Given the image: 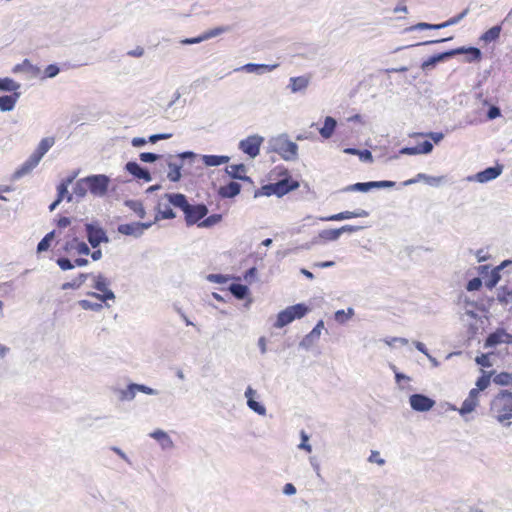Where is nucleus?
Here are the masks:
<instances>
[{
	"mask_svg": "<svg viewBox=\"0 0 512 512\" xmlns=\"http://www.w3.org/2000/svg\"><path fill=\"white\" fill-rule=\"evenodd\" d=\"M275 175L277 181L275 183H270L261 186L254 193V197H262V196H272L276 195L277 197H282L287 193L296 190L299 188L300 184L298 181L294 180L288 169L277 166L271 171V177Z\"/></svg>",
	"mask_w": 512,
	"mask_h": 512,
	"instance_id": "obj_1",
	"label": "nucleus"
},
{
	"mask_svg": "<svg viewBox=\"0 0 512 512\" xmlns=\"http://www.w3.org/2000/svg\"><path fill=\"white\" fill-rule=\"evenodd\" d=\"M490 413L497 421L503 423L512 418V392L501 390L492 399Z\"/></svg>",
	"mask_w": 512,
	"mask_h": 512,
	"instance_id": "obj_2",
	"label": "nucleus"
},
{
	"mask_svg": "<svg viewBox=\"0 0 512 512\" xmlns=\"http://www.w3.org/2000/svg\"><path fill=\"white\" fill-rule=\"evenodd\" d=\"M108 184L109 179L105 175L89 176L76 183L75 193L82 196L90 191L94 195L101 196L107 192Z\"/></svg>",
	"mask_w": 512,
	"mask_h": 512,
	"instance_id": "obj_3",
	"label": "nucleus"
},
{
	"mask_svg": "<svg viewBox=\"0 0 512 512\" xmlns=\"http://www.w3.org/2000/svg\"><path fill=\"white\" fill-rule=\"evenodd\" d=\"M55 140L53 137L43 138L36 150L31 156L21 165V167L15 172L16 177H22L31 172L40 162L41 158L48 152V150L54 145Z\"/></svg>",
	"mask_w": 512,
	"mask_h": 512,
	"instance_id": "obj_4",
	"label": "nucleus"
},
{
	"mask_svg": "<svg viewBox=\"0 0 512 512\" xmlns=\"http://www.w3.org/2000/svg\"><path fill=\"white\" fill-rule=\"evenodd\" d=\"M179 209L184 213V219L187 226L200 223L208 214V208L205 204L192 205L188 202L186 196L178 197Z\"/></svg>",
	"mask_w": 512,
	"mask_h": 512,
	"instance_id": "obj_5",
	"label": "nucleus"
},
{
	"mask_svg": "<svg viewBox=\"0 0 512 512\" xmlns=\"http://www.w3.org/2000/svg\"><path fill=\"white\" fill-rule=\"evenodd\" d=\"M181 193H166L162 195L157 202L155 207L156 214L154 223L165 219H174L176 214L173 211V207L179 208L178 197H182Z\"/></svg>",
	"mask_w": 512,
	"mask_h": 512,
	"instance_id": "obj_6",
	"label": "nucleus"
},
{
	"mask_svg": "<svg viewBox=\"0 0 512 512\" xmlns=\"http://www.w3.org/2000/svg\"><path fill=\"white\" fill-rule=\"evenodd\" d=\"M273 148L284 160H294L297 157V144L285 137H278L274 142Z\"/></svg>",
	"mask_w": 512,
	"mask_h": 512,
	"instance_id": "obj_7",
	"label": "nucleus"
},
{
	"mask_svg": "<svg viewBox=\"0 0 512 512\" xmlns=\"http://www.w3.org/2000/svg\"><path fill=\"white\" fill-rule=\"evenodd\" d=\"M263 141V137L259 135H251L239 142V149L250 158H255L259 155Z\"/></svg>",
	"mask_w": 512,
	"mask_h": 512,
	"instance_id": "obj_8",
	"label": "nucleus"
},
{
	"mask_svg": "<svg viewBox=\"0 0 512 512\" xmlns=\"http://www.w3.org/2000/svg\"><path fill=\"white\" fill-rule=\"evenodd\" d=\"M108 286L109 282L107 281V279L102 275H98L95 277L94 288L101 293L91 292L88 293V295L98 299L101 302H105L106 300H113L115 298V295L108 288Z\"/></svg>",
	"mask_w": 512,
	"mask_h": 512,
	"instance_id": "obj_9",
	"label": "nucleus"
},
{
	"mask_svg": "<svg viewBox=\"0 0 512 512\" xmlns=\"http://www.w3.org/2000/svg\"><path fill=\"white\" fill-rule=\"evenodd\" d=\"M86 233L89 243L96 248L102 242H108V237L103 228L96 224H86Z\"/></svg>",
	"mask_w": 512,
	"mask_h": 512,
	"instance_id": "obj_10",
	"label": "nucleus"
},
{
	"mask_svg": "<svg viewBox=\"0 0 512 512\" xmlns=\"http://www.w3.org/2000/svg\"><path fill=\"white\" fill-rule=\"evenodd\" d=\"M499 344H512V334L508 333L505 329L498 328L485 340L484 346L486 348L495 347Z\"/></svg>",
	"mask_w": 512,
	"mask_h": 512,
	"instance_id": "obj_11",
	"label": "nucleus"
},
{
	"mask_svg": "<svg viewBox=\"0 0 512 512\" xmlns=\"http://www.w3.org/2000/svg\"><path fill=\"white\" fill-rule=\"evenodd\" d=\"M62 250L69 255H88L90 253V249L87 244L76 237L67 240L63 245Z\"/></svg>",
	"mask_w": 512,
	"mask_h": 512,
	"instance_id": "obj_12",
	"label": "nucleus"
},
{
	"mask_svg": "<svg viewBox=\"0 0 512 512\" xmlns=\"http://www.w3.org/2000/svg\"><path fill=\"white\" fill-rule=\"evenodd\" d=\"M395 186V182L393 181H371V182H364V183H355L352 185H349L344 190L345 191H360V192H367L373 188H391Z\"/></svg>",
	"mask_w": 512,
	"mask_h": 512,
	"instance_id": "obj_13",
	"label": "nucleus"
},
{
	"mask_svg": "<svg viewBox=\"0 0 512 512\" xmlns=\"http://www.w3.org/2000/svg\"><path fill=\"white\" fill-rule=\"evenodd\" d=\"M154 222H134V223H127V224H121L118 226V231L123 235H133V236H140L143 234V232L150 228Z\"/></svg>",
	"mask_w": 512,
	"mask_h": 512,
	"instance_id": "obj_14",
	"label": "nucleus"
},
{
	"mask_svg": "<svg viewBox=\"0 0 512 512\" xmlns=\"http://www.w3.org/2000/svg\"><path fill=\"white\" fill-rule=\"evenodd\" d=\"M435 402L423 394H413L410 396V405L416 411H428L434 406Z\"/></svg>",
	"mask_w": 512,
	"mask_h": 512,
	"instance_id": "obj_15",
	"label": "nucleus"
},
{
	"mask_svg": "<svg viewBox=\"0 0 512 512\" xmlns=\"http://www.w3.org/2000/svg\"><path fill=\"white\" fill-rule=\"evenodd\" d=\"M479 397V389H471L468 397L463 401L459 409V413L461 415H466L473 412L479 405Z\"/></svg>",
	"mask_w": 512,
	"mask_h": 512,
	"instance_id": "obj_16",
	"label": "nucleus"
},
{
	"mask_svg": "<svg viewBox=\"0 0 512 512\" xmlns=\"http://www.w3.org/2000/svg\"><path fill=\"white\" fill-rule=\"evenodd\" d=\"M369 213L363 209H357L355 211H344L337 214H333L327 217H322V221H341L345 219L367 217Z\"/></svg>",
	"mask_w": 512,
	"mask_h": 512,
	"instance_id": "obj_17",
	"label": "nucleus"
},
{
	"mask_svg": "<svg viewBox=\"0 0 512 512\" xmlns=\"http://www.w3.org/2000/svg\"><path fill=\"white\" fill-rule=\"evenodd\" d=\"M468 13V9H465L459 15L450 18L444 23L441 24H428V23H419L416 25V28L424 30V29H441L450 25H454L458 23L461 19H463Z\"/></svg>",
	"mask_w": 512,
	"mask_h": 512,
	"instance_id": "obj_18",
	"label": "nucleus"
},
{
	"mask_svg": "<svg viewBox=\"0 0 512 512\" xmlns=\"http://www.w3.org/2000/svg\"><path fill=\"white\" fill-rule=\"evenodd\" d=\"M126 170L137 179L144 180L145 182L151 181V176L148 170L142 168L136 162H128L126 164Z\"/></svg>",
	"mask_w": 512,
	"mask_h": 512,
	"instance_id": "obj_19",
	"label": "nucleus"
},
{
	"mask_svg": "<svg viewBox=\"0 0 512 512\" xmlns=\"http://www.w3.org/2000/svg\"><path fill=\"white\" fill-rule=\"evenodd\" d=\"M503 167L497 165L494 167L486 168L485 170L476 174V179L480 183H485L497 178L502 173Z\"/></svg>",
	"mask_w": 512,
	"mask_h": 512,
	"instance_id": "obj_20",
	"label": "nucleus"
},
{
	"mask_svg": "<svg viewBox=\"0 0 512 512\" xmlns=\"http://www.w3.org/2000/svg\"><path fill=\"white\" fill-rule=\"evenodd\" d=\"M433 149V145L430 141H424L422 143L417 144L414 147H405L401 150L402 154L407 155H417V154H427L430 153Z\"/></svg>",
	"mask_w": 512,
	"mask_h": 512,
	"instance_id": "obj_21",
	"label": "nucleus"
},
{
	"mask_svg": "<svg viewBox=\"0 0 512 512\" xmlns=\"http://www.w3.org/2000/svg\"><path fill=\"white\" fill-rule=\"evenodd\" d=\"M226 172L234 179H240L244 181H251L246 176V166L244 164H233L226 168Z\"/></svg>",
	"mask_w": 512,
	"mask_h": 512,
	"instance_id": "obj_22",
	"label": "nucleus"
},
{
	"mask_svg": "<svg viewBox=\"0 0 512 512\" xmlns=\"http://www.w3.org/2000/svg\"><path fill=\"white\" fill-rule=\"evenodd\" d=\"M241 191V185L237 182H229L223 185L219 189V195L223 198H233L238 195Z\"/></svg>",
	"mask_w": 512,
	"mask_h": 512,
	"instance_id": "obj_23",
	"label": "nucleus"
},
{
	"mask_svg": "<svg viewBox=\"0 0 512 512\" xmlns=\"http://www.w3.org/2000/svg\"><path fill=\"white\" fill-rule=\"evenodd\" d=\"M136 391H140L146 394H153V389L150 387L140 384H131L128 386V389L123 392V398L127 400L133 399L135 397Z\"/></svg>",
	"mask_w": 512,
	"mask_h": 512,
	"instance_id": "obj_24",
	"label": "nucleus"
},
{
	"mask_svg": "<svg viewBox=\"0 0 512 512\" xmlns=\"http://www.w3.org/2000/svg\"><path fill=\"white\" fill-rule=\"evenodd\" d=\"M455 53L467 54L468 62H479L482 59V53L480 49L476 47L458 48L457 50H455Z\"/></svg>",
	"mask_w": 512,
	"mask_h": 512,
	"instance_id": "obj_25",
	"label": "nucleus"
},
{
	"mask_svg": "<svg viewBox=\"0 0 512 512\" xmlns=\"http://www.w3.org/2000/svg\"><path fill=\"white\" fill-rule=\"evenodd\" d=\"M230 158L224 155H203L202 161L206 166H220L228 163Z\"/></svg>",
	"mask_w": 512,
	"mask_h": 512,
	"instance_id": "obj_26",
	"label": "nucleus"
},
{
	"mask_svg": "<svg viewBox=\"0 0 512 512\" xmlns=\"http://www.w3.org/2000/svg\"><path fill=\"white\" fill-rule=\"evenodd\" d=\"M225 31L224 28H215L213 30H210L208 32H205L203 35L196 37V38H188L182 41L183 44H195L199 43L203 40H207L209 38L215 37Z\"/></svg>",
	"mask_w": 512,
	"mask_h": 512,
	"instance_id": "obj_27",
	"label": "nucleus"
},
{
	"mask_svg": "<svg viewBox=\"0 0 512 512\" xmlns=\"http://www.w3.org/2000/svg\"><path fill=\"white\" fill-rule=\"evenodd\" d=\"M336 125V120L330 116H327L325 118L323 127L319 130L320 135L325 139L330 138L335 131Z\"/></svg>",
	"mask_w": 512,
	"mask_h": 512,
	"instance_id": "obj_28",
	"label": "nucleus"
},
{
	"mask_svg": "<svg viewBox=\"0 0 512 512\" xmlns=\"http://www.w3.org/2000/svg\"><path fill=\"white\" fill-rule=\"evenodd\" d=\"M254 391L252 388H248L245 392V396L248 398L247 404L250 409L258 413L259 415H265L266 409L263 405L259 404L253 399Z\"/></svg>",
	"mask_w": 512,
	"mask_h": 512,
	"instance_id": "obj_29",
	"label": "nucleus"
},
{
	"mask_svg": "<svg viewBox=\"0 0 512 512\" xmlns=\"http://www.w3.org/2000/svg\"><path fill=\"white\" fill-rule=\"evenodd\" d=\"M19 97L18 93H14L13 95H5L0 97V110L1 111H11L17 102Z\"/></svg>",
	"mask_w": 512,
	"mask_h": 512,
	"instance_id": "obj_30",
	"label": "nucleus"
},
{
	"mask_svg": "<svg viewBox=\"0 0 512 512\" xmlns=\"http://www.w3.org/2000/svg\"><path fill=\"white\" fill-rule=\"evenodd\" d=\"M509 263L510 261H504L491 271L489 279L486 281L487 288L492 289L498 284L500 281V270Z\"/></svg>",
	"mask_w": 512,
	"mask_h": 512,
	"instance_id": "obj_31",
	"label": "nucleus"
},
{
	"mask_svg": "<svg viewBox=\"0 0 512 512\" xmlns=\"http://www.w3.org/2000/svg\"><path fill=\"white\" fill-rule=\"evenodd\" d=\"M292 321H294V316H292L290 310L286 308L278 313L274 326L276 328H282L291 323Z\"/></svg>",
	"mask_w": 512,
	"mask_h": 512,
	"instance_id": "obj_32",
	"label": "nucleus"
},
{
	"mask_svg": "<svg viewBox=\"0 0 512 512\" xmlns=\"http://www.w3.org/2000/svg\"><path fill=\"white\" fill-rule=\"evenodd\" d=\"M501 30L500 25L493 26L481 35L480 40L485 43L496 41L500 37Z\"/></svg>",
	"mask_w": 512,
	"mask_h": 512,
	"instance_id": "obj_33",
	"label": "nucleus"
},
{
	"mask_svg": "<svg viewBox=\"0 0 512 512\" xmlns=\"http://www.w3.org/2000/svg\"><path fill=\"white\" fill-rule=\"evenodd\" d=\"M181 167L182 163L177 162H169L168 163V172H167V178L172 182H177L181 178Z\"/></svg>",
	"mask_w": 512,
	"mask_h": 512,
	"instance_id": "obj_34",
	"label": "nucleus"
},
{
	"mask_svg": "<svg viewBox=\"0 0 512 512\" xmlns=\"http://www.w3.org/2000/svg\"><path fill=\"white\" fill-rule=\"evenodd\" d=\"M125 205L130 209L132 210L133 212H135V214L143 219L146 215V212H145V208L142 204L141 201H138V200H128L125 202Z\"/></svg>",
	"mask_w": 512,
	"mask_h": 512,
	"instance_id": "obj_35",
	"label": "nucleus"
},
{
	"mask_svg": "<svg viewBox=\"0 0 512 512\" xmlns=\"http://www.w3.org/2000/svg\"><path fill=\"white\" fill-rule=\"evenodd\" d=\"M287 308L290 310L292 316H294V320L304 317L309 311V308L303 303L295 304Z\"/></svg>",
	"mask_w": 512,
	"mask_h": 512,
	"instance_id": "obj_36",
	"label": "nucleus"
},
{
	"mask_svg": "<svg viewBox=\"0 0 512 512\" xmlns=\"http://www.w3.org/2000/svg\"><path fill=\"white\" fill-rule=\"evenodd\" d=\"M229 291L237 298L244 299L248 295V288L242 284L233 283L229 287Z\"/></svg>",
	"mask_w": 512,
	"mask_h": 512,
	"instance_id": "obj_37",
	"label": "nucleus"
},
{
	"mask_svg": "<svg viewBox=\"0 0 512 512\" xmlns=\"http://www.w3.org/2000/svg\"><path fill=\"white\" fill-rule=\"evenodd\" d=\"M308 86V79L304 76L293 77L290 79V87L292 91H300Z\"/></svg>",
	"mask_w": 512,
	"mask_h": 512,
	"instance_id": "obj_38",
	"label": "nucleus"
},
{
	"mask_svg": "<svg viewBox=\"0 0 512 512\" xmlns=\"http://www.w3.org/2000/svg\"><path fill=\"white\" fill-rule=\"evenodd\" d=\"M341 235V230L338 229H325L319 233V237L324 241H335Z\"/></svg>",
	"mask_w": 512,
	"mask_h": 512,
	"instance_id": "obj_39",
	"label": "nucleus"
},
{
	"mask_svg": "<svg viewBox=\"0 0 512 512\" xmlns=\"http://www.w3.org/2000/svg\"><path fill=\"white\" fill-rule=\"evenodd\" d=\"M20 88V84L13 79L5 77L0 78V89L3 91H16Z\"/></svg>",
	"mask_w": 512,
	"mask_h": 512,
	"instance_id": "obj_40",
	"label": "nucleus"
},
{
	"mask_svg": "<svg viewBox=\"0 0 512 512\" xmlns=\"http://www.w3.org/2000/svg\"><path fill=\"white\" fill-rule=\"evenodd\" d=\"M221 220L222 216L220 214H212L206 218L204 217L203 220L200 223H198V227H212L221 222Z\"/></svg>",
	"mask_w": 512,
	"mask_h": 512,
	"instance_id": "obj_41",
	"label": "nucleus"
},
{
	"mask_svg": "<svg viewBox=\"0 0 512 512\" xmlns=\"http://www.w3.org/2000/svg\"><path fill=\"white\" fill-rule=\"evenodd\" d=\"M54 234H55L54 231L47 233L44 236V238L38 243V246H37L38 253L47 251L49 249V247L51 246V242L54 238Z\"/></svg>",
	"mask_w": 512,
	"mask_h": 512,
	"instance_id": "obj_42",
	"label": "nucleus"
},
{
	"mask_svg": "<svg viewBox=\"0 0 512 512\" xmlns=\"http://www.w3.org/2000/svg\"><path fill=\"white\" fill-rule=\"evenodd\" d=\"M103 302H91L89 300L83 299L78 302L79 306L84 310H92V311H99L102 309Z\"/></svg>",
	"mask_w": 512,
	"mask_h": 512,
	"instance_id": "obj_43",
	"label": "nucleus"
},
{
	"mask_svg": "<svg viewBox=\"0 0 512 512\" xmlns=\"http://www.w3.org/2000/svg\"><path fill=\"white\" fill-rule=\"evenodd\" d=\"M151 437H153L154 439L161 442L163 446H171L172 445V441H171L170 437L167 435L166 432H164L162 430L154 431L153 433H151Z\"/></svg>",
	"mask_w": 512,
	"mask_h": 512,
	"instance_id": "obj_44",
	"label": "nucleus"
},
{
	"mask_svg": "<svg viewBox=\"0 0 512 512\" xmlns=\"http://www.w3.org/2000/svg\"><path fill=\"white\" fill-rule=\"evenodd\" d=\"M88 274H80L77 278H75L72 282H67L62 285V289H76L79 288L87 279Z\"/></svg>",
	"mask_w": 512,
	"mask_h": 512,
	"instance_id": "obj_45",
	"label": "nucleus"
},
{
	"mask_svg": "<svg viewBox=\"0 0 512 512\" xmlns=\"http://www.w3.org/2000/svg\"><path fill=\"white\" fill-rule=\"evenodd\" d=\"M490 385V376L489 375H482L478 378L476 381V388L479 389V393L483 390H485Z\"/></svg>",
	"mask_w": 512,
	"mask_h": 512,
	"instance_id": "obj_46",
	"label": "nucleus"
},
{
	"mask_svg": "<svg viewBox=\"0 0 512 512\" xmlns=\"http://www.w3.org/2000/svg\"><path fill=\"white\" fill-rule=\"evenodd\" d=\"M277 65H258V64H252V63H249V64H246L244 66V69L248 72H253L257 69H264V70H267V71H271L273 70Z\"/></svg>",
	"mask_w": 512,
	"mask_h": 512,
	"instance_id": "obj_47",
	"label": "nucleus"
},
{
	"mask_svg": "<svg viewBox=\"0 0 512 512\" xmlns=\"http://www.w3.org/2000/svg\"><path fill=\"white\" fill-rule=\"evenodd\" d=\"M352 315H353V310L351 308L348 309V314H345L344 310H338L335 313V319H336V321L343 323Z\"/></svg>",
	"mask_w": 512,
	"mask_h": 512,
	"instance_id": "obj_48",
	"label": "nucleus"
},
{
	"mask_svg": "<svg viewBox=\"0 0 512 512\" xmlns=\"http://www.w3.org/2000/svg\"><path fill=\"white\" fill-rule=\"evenodd\" d=\"M482 286V281L480 278L478 277H475L473 279H471L468 283H467V286H466V289L468 291H476V290H479Z\"/></svg>",
	"mask_w": 512,
	"mask_h": 512,
	"instance_id": "obj_49",
	"label": "nucleus"
},
{
	"mask_svg": "<svg viewBox=\"0 0 512 512\" xmlns=\"http://www.w3.org/2000/svg\"><path fill=\"white\" fill-rule=\"evenodd\" d=\"M57 264L62 270H70L75 267V265L68 258H58Z\"/></svg>",
	"mask_w": 512,
	"mask_h": 512,
	"instance_id": "obj_50",
	"label": "nucleus"
},
{
	"mask_svg": "<svg viewBox=\"0 0 512 512\" xmlns=\"http://www.w3.org/2000/svg\"><path fill=\"white\" fill-rule=\"evenodd\" d=\"M139 157L143 162H154L159 158V155L151 152H143L139 155Z\"/></svg>",
	"mask_w": 512,
	"mask_h": 512,
	"instance_id": "obj_51",
	"label": "nucleus"
},
{
	"mask_svg": "<svg viewBox=\"0 0 512 512\" xmlns=\"http://www.w3.org/2000/svg\"><path fill=\"white\" fill-rule=\"evenodd\" d=\"M59 73V68L54 65H48L45 69V77L52 78L55 77Z\"/></svg>",
	"mask_w": 512,
	"mask_h": 512,
	"instance_id": "obj_52",
	"label": "nucleus"
},
{
	"mask_svg": "<svg viewBox=\"0 0 512 512\" xmlns=\"http://www.w3.org/2000/svg\"><path fill=\"white\" fill-rule=\"evenodd\" d=\"M323 329H324V322L322 320H320L316 324V326L312 329V331L310 332V336L312 338L319 337Z\"/></svg>",
	"mask_w": 512,
	"mask_h": 512,
	"instance_id": "obj_53",
	"label": "nucleus"
},
{
	"mask_svg": "<svg viewBox=\"0 0 512 512\" xmlns=\"http://www.w3.org/2000/svg\"><path fill=\"white\" fill-rule=\"evenodd\" d=\"M369 461L372 463H377L378 465H384L385 461L380 457V454L378 451H372L369 456Z\"/></svg>",
	"mask_w": 512,
	"mask_h": 512,
	"instance_id": "obj_54",
	"label": "nucleus"
},
{
	"mask_svg": "<svg viewBox=\"0 0 512 512\" xmlns=\"http://www.w3.org/2000/svg\"><path fill=\"white\" fill-rule=\"evenodd\" d=\"M446 56H448V54H440V55L431 57L430 59H428L427 61H425L423 63V68L430 66V65H434L436 62L442 60Z\"/></svg>",
	"mask_w": 512,
	"mask_h": 512,
	"instance_id": "obj_55",
	"label": "nucleus"
},
{
	"mask_svg": "<svg viewBox=\"0 0 512 512\" xmlns=\"http://www.w3.org/2000/svg\"><path fill=\"white\" fill-rule=\"evenodd\" d=\"M301 436H302V441H301V443L299 445V448L304 449V450H306L307 452L310 453L312 448L308 444V436L304 432H302Z\"/></svg>",
	"mask_w": 512,
	"mask_h": 512,
	"instance_id": "obj_56",
	"label": "nucleus"
},
{
	"mask_svg": "<svg viewBox=\"0 0 512 512\" xmlns=\"http://www.w3.org/2000/svg\"><path fill=\"white\" fill-rule=\"evenodd\" d=\"M57 191H58L57 199H60V201H62L64 196L68 193L67 185L65 183H61L60 185H58Z\"/></svg>",
	"mask_w": 512,
	"mask_h": 512,
	"instance_id": "obj_57",
	"label": "nucleus"
},
{
	"mask_svg": "<svg viewBox=\"0 0 512 512\" xmlns=\"http://www.w3.org/2000/svg\"><path fill=\"white\" fill-rule=\"evenodd\" d=\"M487 116L489 119H495L500 116V109L496 106L490 107L488 110Z\"/></svg>",
	"mask_w": 512,
	"mask_h": 512,
	"instance_id": "obj_58",
	"label": "nucleus"
},
{
	"mask_svg": "<svg viewBox=\"0 0 512 512\" xmlns=\"http://www.w3.org/2000/svg\"><path fill=\"white\" fill-rule=\"evenodd\" d=\"M171 137V134H154L149 137V141L152 143H156L159 140L168 139Z\"/></svg>",
	"mask_w": 512,
	"mask_h": 512,
	"instance_id": "obj_59",
	"label": "nucleus"
},
{
	"mask_svg": "<svg viewBox=\"0 0 512 512\" xmlns=\"http://www.w3.org/2000/svg\"><path fill=\"white\" fill-rule=\"evenodd\" d=\"M283 492L287 495H293L296 493V488L293 484L287 483L283 488Z\"/></svg>",
	"mask_w": 512,
	"mask_h": 512,
	"instance_id": "obj_60",
	"label": "nucleus"
},
{
	"mask_svg": "<svg viewBox=\"0 0 512 512\" xmlns=\"http://www.w3.org/2000/svg\"><path fill=\"white\" fill-rule=\"evenodd\" d=\"M70 219L68 217H60L57 221V226L60 228H65L70 225Z\"/></svg>",
	"mask_w": 512,
	"mask_h": 512,
	"instance_id": "obj_61",
	"label": "nucleus"
},
{
	"mask_svg": "<svg viewBox=\"0 0 512 512\" xmlns=\"http://www.w3.org/2000/svg\"><path fill=\"white\" fill-rule=\"evenodd\" d=\"M127 54L132 57H141L144 54V49L142 47H137L136 49L129 51Z\"/></svg>",
	"mask_w": 512,
	"mask_h": 512,
	"instance_id": "obj_62",
	"label": "nucleus"
},
{
	"mask_svg": "<svg viewBox=\"0 0 512 512\" xmlns=\"http://www.w3.org/2000/svg\"><path fill=\"white\" fill-rule=\"evenodd\" d=\"M476 362L480 364L481 366H489L488 357L485 354H482L481 356H478L476 358Z\"/></svg>",
	"mask_w": 512,
	"mask_h": 512,
	"instance_id": "obj_63",
	"label": "nucleus"
},
{
	"mask_svg": "<svg viewBox=\"0 0 512 512\" xmlns=\"http://www.w3.org/2000/svg\"><path fill=\"white\" fill-rule=\"evenodd\" d=\"M146 144V140L144 138L135 137L132 139V145L134 147H140Z\"/></svg>",
	"mask_w": 512,
	"mask_h": 512,
	"instance_id": "obj_64",
	"label": "nucleus"
}]
</instances>
